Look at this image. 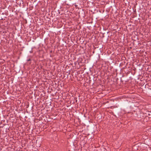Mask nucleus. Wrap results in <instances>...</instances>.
I'll use <instances>...</instances> for the list:
<instances>
[{
	"instance_id": "2",
	"label": "nucleus",
	"mask_w": 151,
	"mask_h": 151,
	"mask_svg": "<svg viewBox=\"0 0 151 151\" xmlns=\"http://www.w3.org/2000/svg\"><path fill=\"white\" fill-rule=\"evenodd\" d=\"M31 60V59H29L28 60H27V61H30Z\"/></svg>"
},
{
	"instance_id": "1",
	"label": "nucleus",
	"mask_w": 151,
	"mask_h": 151,
	"mask_svg": "<svg viewBox=\"0 0 151 151\" xmlns=\"http://www.w3.org/2000/svg\"><path fill=\"white\" fill-rule=\"evenodd\" d=\"M148 115H149L150 117L151 116V112L148 114Z\"/></svg>"
}]
</instances>
